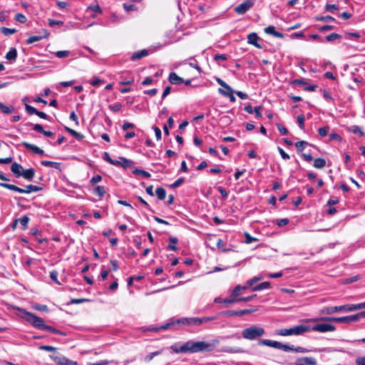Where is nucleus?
Masks as SVG:
<instances>
[{
	"label": "nucleus",
	"mask_w": 365,
	"mask_h": 365,
	"mask_svg": "<svg viewBox=\"0 0 365 365\" xmlns=\"http://www.w3.org/2000/svg\"><path fill=\"white\" fill-rule=\"evenodd\" d=\"M215 348V343L207 342L205 341H188L182 345L178 346L177 344L172 345L170 349L175 353H197L205 351H212Z\"/></svg>",
	"instance_id": "obj_1"
},
{
	"label": "nucleus",
	"mask_w": 365,
	"mask_h": 365,
	"mask_svg": "<svg viewBox=\"0 0 365 365\" xmlns=\"http://www.w3.org/2000/svg\"><path fill=\"white\" fill-rule=\"evenodd\" d=\"M18 310L20 313V317L23 319L26 320L28 323L31 324L35 328L41 330L44 329L46 324H45L44 320L42 318L38 317L37 315L30 312H28L24 308H18Z\"/></svg>",
	"instance_id": "obj_2"
},
{
	"label": "nucleus",
	"mask_w": 365,
	"mask_h": 365,
	"mask_svg": "<svg viewBox=\"0 0 365 365\" xmlns=\"http://www.w3.org/2000/svg\"><path fill=\"white\" fill-rule=\"evenodd\" d=\"M361 317H364L362 312L358 313L356 314L346 316V317H322L320 319H309L310 322H317V321H327L332 322H338V323H346L349 324L353 322L358 321Z\"/></svg>",
	"instance_id": "obj_3"
},
{
	"label": "nucleus",
	"mask_w": 365,
	"mask_h": 365,
	"mask_svg": "<svg viewBox=\"0 0 365 365\" xmlns=\"http://www.w3.org/2000/svg\"><path fill=\"white\" fill-rule=\"evenodd\" d=\"M264 334V329L257 325H252L242 331V336L245 339L251 341L262 337Z\"/></svg>",
	"instance_id": "obj_4"
},
{
	"label": "nucleus",
	"mask_w": 365,
	"mask_h": 365,
	"mask_svg": "<svg viewBox=\"0 0 365 365\" xmlns=\"http://www.w3.org/2000/svg\"><path fill=\"white\" fill-rule=\"evenodd\" d=\"M310 331V326L300 324L289 329H281L277 334L281 336L302 335Z\"/></svg>",
	"instance_id": "obj_5"
},
{
	"label": "nucleus",
	"mask_w": 365,
	"mask_h": 365,
	"mask_svg": "<svg viewBox=\"0 0 365 365\" xmlns=\"http://www.w3.org/2000/svg\"><path fill=\"white\" fill-rule=\"evenodd\" d=\"M216 319L215 317H190V318H182L177 320V323L190 325V326H197L204 323H207L211 321H213Z\"/></svg>",
	"instance_id": "obj_6"
},
{
	"label": "nucleus",
	"mask_w": 365,
	"mask_h": 365,
	"mask_svg": "<svg viewBox=\"0 0 365 365\" xmlns=\"http://www.w3.org/2000/svg\"><path fill=\"white\" fill-rule=\"evenodd\" d=\"M51 359L57 365H78L77 361H72L59 353L51 355Z\"/></svg>",
	"instance_id": "obj_7"
},
{
	"label": "nucleus",
	"mask_w": 365,
	"mask_h": 365,
	"mask_svg": "<svg viewBox=\"0 0 365 365\" xmlns=\"http://www.w3.org/2000/svg\"><path fill=\"white\" fill-rule=\"evenodd\" d=\"M338 312H351L350 304H344L336 307H327L322 310V313L326 314H333Z\"/></svg>",
	"instance_id": "obj_8"
},
{
	"label": "nucleus",
	"mask_w": 365,
	"mask_h": 365,
	"mask_svg": "<svg viewBox=\"0 0 365 365\" xmlns=\"http://www.w3.org/2000/svg\"><path fill=\"white\" fill-rule=\"evenodd\" d=\"M254 4L255 0H246L236 6L234 10L237 14L242 15L249 11L254 6Z\"/></svg>",
	"instance_id": "obj_9"
},
{
	"label": "nucleus",
	"mask_w": 365,
	"mask_h": 365,
	"mask_svg": "<svg viewBox=\"0 0 365 365\" xmlns=\"http://www.w3.org/2000/svg\"><path fill=\"white\" fill-rule=\"evenodd\" d=\"M336 327L330 324H317L313 327H310V331H318L321 333L334 331Z\"/></svg>",
	"instance_id": "obj_10"
},
{
	"label": "nucleus",
	"mask_w": 365,
	"mask_h": 365,
	"mask_svg": "<svg viewBox=\"0 0 365 365\" xmlns=\"http://www.w3.org/2000/svg\"><path fill=\"white\" fill-rule=\"evenodd\" d=\"M296 365H317V360L313 357L303 356L298 358L295 361Z\"/></svg>",
	"instance_id": "obj_11"
},
{
	"label": "nucleus",
	"mask_w": 365,
	"mask_h": 365,
	"mask_svg": "<svg viewBox=\"0 0 365 365\" xmlns=\"http://www.w3.org/2000/svg\"><path fill=\"white\" fill-rule=\"evenodd\" d=\"M259 39L256 33H251L247 36V43L255 46L257 48H262V46L258 43Z\"/></svg>",
	"instance_id": "obj_12"
},
{
	"label": "nucleus",
	"mask_w": 365,
	"mask_h": 365,
	"mask_svg": "<svg viewBox=\"0 0 365 365\" xmlns=\"http://www.w3.org/2000/svg\"><path fill=\"white\" fill-rule=\"evenodd\" d=\"M11 170L16 178H19L21 176L24 170L21 165L15 162L11 164Z\"/></svg>",
	"instance_id": "obj_13"
},
{
	"label": "nucleus",
	"mask_w": 365,
	"mask_h": 365,
	"mask_svg": "<svg viewBox=\"0 0 365 365\" xmlns=\"http://www.w3.org/2000/svg\"><path fill=\"white\" fill-rule=\"evenodd\" d=\"M22 145L24 147L31 150L35 154H38V155H41V156H43L44 155V151L42 149H41L38 147H37L36 145H35L29 143L27 142H23L22 143Z\"/></svg>",
	"instance_id": "obj_14"
},
{
	"label": "nucleus",
	"mask_w": 365,
	"mask_h": 365,
	"mask_svg": "<svg viewBox=\"0 0 365 365\" xmlns=\"http://www.w3.org/2000/svg\"><path fill=\"white\" fill-rule=\"evenodd\" d=\"M264 31L267 34L272 35L274 37L280 38H284V34L281 32L275 31V28L274 26H269L266 27L264 29Z\"/></svg>",
	"instance_id": "obj_15"
},
{
	"label": "nucleus",
	"mask_w": 365,
	"mask_h": 365,
	"mask_svg": "<svg viewBox=\"0 0 365 365\" xmlns=\"http://www.w3.org/2000/svg\"><path fill=\"white\" fill-rule=\"evenodd\" d=\"M260 344L265 345L267 346L273 347L275 349H281L282 344L281 342L277 341H272L269 339H264L259 342Z\"/></svg>",
	"instance_id": "obj_16"
},
{
	"label": "nucleus",
	"mask_w": 365,
	"mask_h": 365,
	"mask_svg": "<svg viewBox=\"0 0 365 365\" xmlns=\"http://www.w3.org/2000/svg\"><path fill=\"white\" fill-rule=\"evenodd\" d=\"M169 81L171 84L178 85L184 82L183 78L178 76L175 73L172 72L169 75Z\"/></svg>",
	"instance_id": "obj_17"
},
{
	"label": "nucleus",
	"mask_w": 365,
	"mask_h": 365,
	"mask_svg": "<svg viewBox=\"0 0 365 365\" xmlns=\"http://www.w3.org/2000/svg\"><path fill=\"white\" fill-rule=\"evenodd\" d=\"M5 58L11 63L15 62L17 58L16 49L15 48H11L6 54Z\"/></svg>",
	"instance_id": "obj_18"
},
{
	"label": "nucleus",
	"mask_w": 365,
	"mask_h": 365,
	"mask_svg": "<svg viewBox=\"0 0 365 365\" xmlns=\"http://www.w3.org/2000/svg\"><path fill=\"white\" fill-rule=\"evenodd\" d=\"M41 164L45 167L53 168L58 170H61V164L58 162H53V161H49V160H42V161H41Z\"/></svg>",
	"instance_id": "obj_19"
},
{
	"label": "nucleus",
	"mask_w": 365,
	"mask_h": 365,
	"mask_svg": "<svg viewBox=\"0 0 365 365\" xmlns=\"http://www.w3.org/2000/svg\"><path fill=\"white\" fill-rule=\"evenodd\" d=\"M35 175V170L33 168L24 170L21 177H23L25 180L31 181Z\"/></svg>",
	"instance_id": "obj_20"
},
{
	"label": "nucleus",
	"mask_w": 365,
	"mask_h": 365,
	"mask_svg": "<svg viewBox=\"0 0 365 365\" xmlns=\"http://www.w3.org/2000/svg\"><path fill=\"white\" fill-rule=\"evenodd\" d=\"M0 186L7 188L12 191L18 192L19 193H23V191H24V188H21L14 185L6 183V182H0Z\"/></svg>",
	"instance_id": "obj_21"
},
{
	"label": "nucleus",
	"mask_w": 365,
	"mask_h": 365,
	"mask_svg": "<svg viewBox=\"0 0 365 365\" xmlns=\"http://www.w3.org/2000/svg\"><path fill=\"white\" fill-rule=\"evenodd\" d=\"M148 54V51L146 49H143L141 51L135 52L132 54L130 59L132 61H135L137 59L142 58L145 56H146Z\"/></svg>",
	"instance_id": "obj_22"
},
{
	"label": "nucleus",
	"mask_w": 365,
	"mask_h": 365,
	"mask_svg": "<svg viewBox=\"0 0 365 365\" xmlns=\"http://www.w3.org/2000/svg\"><path fill=\"white\" fill-rule=\"evenodd\" d=\"M43 36H30L26 41L27 44H31L34 42L38 41L41 40L43 38H46L48 36V34L46 31H43Z\"/></svg>",
	"instance_id": "obj_23"
},
{
	"label": "nucleus",
	"mask_w": 365,
	"mask_h": 365,
	"mask_svg": "<svg viewBox=\"0 0 365 365\" xmlns=\"http://www.w3.org/2000/svg\"><path fill=\"white\" fill-rule=\"evenodd\" d=\"M249 287L247 286V284H245V285H237L235 289L232 290V293H233V296L234 297H237V298H239L238 297L240 296V294L245 291Z\"/></svg>",
	"instance_id": "obj_24"
},
{
	"label": "nucleus",
	"mask_w": 365,
	"mask_h": 365,
	"mask_svg": "<svg viewBox=\"0 0 365 365\" xmlns=\"http://www.w3.org/2000/svg\"><path fill=\"white\" fill-rule=\"evenodd\" d=\"M270 287H271V284L269 282H262V283L252 287V290L254 292L260 291L262 289H269V288H270Z\"/></svg>",
	"instance_id": "obj_25"
},
{
	"label": "nucleus",
	"mask_w": 365,
	"mask_h": 365,
	"mask_svg": "<svg viewBox=\"0 0 365 365\" xmlns=\"http://www.w3.org/2000/svg\"><path fill=\"white\" fill-rule=\"evenodd\" d=\"M41 190V187H38V186H36V185H27L25 187V189H24V191H23V193H31V192H38V191H40Z\"/></svg>",
	"instance_id": "obj_26"
},
{
	"label": "nucleus",
	"mask_w": 365,
	"mask_h": 365,
	"mask_svg": "<svg viewBox=\"0 0 365 365\" xmlns=\"http://www.w3.org/2000/svg\"><path fill=\"white\" fill-rule=\"evenodd\" d=\"M314 167L318 169L323 168L326 165V160L322 158H317L314 160Z\"/></svg>",
	"instance_id": "obj_27"
},
{
	"label": "nucleus",
	"mask_w": 365,
	"mask_h": 365,
	"mask_svg": "<svg viewBox=\"0 0 365 365\" xmlns=\"http://www.w3.org/2000/svg\"><path fill=\"white\" fill-rule=\"evenodd\" d=\"M178 240L177 237H170L169 238V245L168 246V249L176 251L178 250V247L176 246V244L178 243Z\"/></svg>",
	"instance_id": "obj_28"
},
{
	"label": "nucleus",
	"mask_w": 365,
	"mask_h": 365,
	"mask_svg": "<svg viewBox=\"0 0 365 365\" xmlns=\"http://www.w3.org/2000/svg\"><path fill=\"white\" fill-rule=\"evenodd\" d=\"M14 110V107L7 106L3 103L0 102V111L5 114L11 113Z\"/></svg>",
	"instance_id": "obj_29"
},
{
	"label": "nucleus",
	"mask_w": 365,
	"mask_h": 365,
	"mask_svg": "<svg viewBox=\"0 0 365 365\" xmlns=\"http://www.w3.org/2000/svg\"><path fill=\"white\" fill-rule=\"evenodd\" d=\"M218 92L225 96V97H228L230 98V101L232 103L235 102L236 101V98L234 96L233 93L235 92H225V90L222 89V88H219L218 89Z\"/></svg>",
	"instance_id": "obj_30"
},
{
	"label": "nucleus",
	"mask_w": 365,
	"mask_h": 365,
	"mask_svg": "<svg viewBox=\"0 0 365 365\" xmlns=\"http://www.w3.org/2000/svg\"><path fill=\"white\" fill-rule=\"evenodd\" d=\"M240 302L239 298L233 296V293L232 292L230 296L225 299H223V303L228 305L232 304L236 302Z\"/></svg>",
	"instance_id": "obj_31"
},
{
	"label": "nucleus",
	"mask_w": 365,
	"mask_h": 365,
	"mask_svg": "<svg viewBox=\"0 0 365 365\" xmlns=\"http://www.w3.org/2000/svg\"><path fill=\"white\" fill-rule=\"evenodd\" d=\"M349 130L354 134H357L361 137L365 135L364 132L361 129V128L358 125H352Z\"/></svg>",
	"instance_id": "obj_32"
},
{
	"label": "nucleus",
	"mask_w": 365,
	"mask_h": 365,
	"mask_svg": "<svg viewBox=\"0 0 365 365\" xmlns=\"http://www.w3.org/2000/svg\"><path fill=\"white\" fill-rule=\"evenodd\" d=\"M93 193L100 197H103L106 194V190L104 187L98 185L93 190Z\"/></svg>",
	"instance_id": "obj_33"
},
{
	"label": "nucleus",
	"mask_w": 365,
	"mask_h": 365,
	"mask_svg": "<svg viewBox=\"0 0 365 365\" xmlns=\"http://www.w3.org/2000/svg\"><path fill=\"white\" fill-rule=\"evenodd\" d=\"M45 331H48L49 332H51V333H53V334H58V335H61V336H65L66 334L51 326H48V325H46L44 329Z\"/></svg>",
	"instance_id": "obj_34"
},
{
	"label": "nucleus",
	"mask_w": 365,
	"mask_h": 365,
	"mask_svg": "<svg viewBox=\"0 0 365 365\" xmlns=\"http://www.w3.org/2000/svg\"><path fill=\"white\" fill-rule=\"evenodd\" d=\"M19 221L20 224L22 225V229L24 230H26L28 227V223L29 222V217L24 215L22 217L19 218V220H16V222Z\"/></svg>",
	"instance_id": "obj_35"
},
{
	"label": "nucleus",
	"mask_w": 365,
	"mask_h": 365,
	"mask_svg": "<svg viewBox=\"0 0 365 365\" xmlns=\"http://www.w3.org/2000/svg\"><path fill=\"white\" fill-rule=\"evenodd\" d=\"M155 193H156V195H157V196H158V198L159 200H164V199L165 198V197H166V191H165V190L163 187H158V188L156 189V190H155Z\"/></svg>",
	"instance_id": "obj_36"
},
{
	"label": "nucleus",
	"mask_w": 365,
	"mask_h": 365,
	"mask_svg": "<svg viewBox=\"0 0 365 365\" xmlns=\"http://www.w3.org/2000/svg\"><path fill=\"white\" fill-rule=\"evenodd\" d=\"M66 130L71 135H73V137H75L77 140H83V138H84V135L80 133H78L76 132V130L71 129V128H66Z\"/></svg>",
	"instance_id": "obj_37"
},
{
	"label": "nucleus",
	"mask_w": 365,
	"mask_h": 365,
	"mask_svg": "<svg viewBox=\"0 0 365 365\" xmlns=\"http://www.w3.org/2000/svg\"><path fill=\"white\" fill-rule=\"evenodd\" d=\"M173 324H174L173 322V323L168 322V323L165 324V325L160 326L159 327L150 328L148 330L153 331H158L160 330H165V329H169Z\"/></svg>",
	"instance_id": "obj_38"
},
{
	"label": "nucleus",
	"mask_w": 365,
	"mask_h": 365,
	"mask_svg": "<svg viewBox=\"0 0 365 365\" xmlns=\"http://www.w3.org/2000/svg\"><path fill=\"white\" fill-rule=\"evenodd\" d=\"M223 351L227 353H242L243 350L239 347H225Z\"/></svg>",
	"instance_id": "obj_39"
},
{
	"label": "nucleus",
	"mask_w": 365,
	"mask_h": 365,
	"mask_svg": "<svg viewBox=\"0 0 365 365\" xmlns=\"http://www.w3.org/2000/svg\"><path fill=\"white\" fill-rule=\"evenodd\" d=\"M89 83L91 85L93 86H99L105 83V81L95 76L89 81Z\"/></svg>",
	"instance_id": "obj_40"
},
{
	"label": "nucleus",
	"mask_w": 365,
	"mask_h": 365,
	"mask_svg": "<svg viewBox=\"0 0 365 365\" xmlns=\"http://www.w3.org/2000/svg\"><path fill=\"white\" fill-rule=\"evenodd\" d=\"M341 38V36L336 33H331L326 36V40L329 42L334 41Z\"/></svg>",
	"instance_id": "obj_41"
},
{
	"label": "nucleus",
	"mask_w": 365,
	"mask_h": 365,
	"mask_svg": "<svg viewBox=\"0 0 365 365\" xmlns=\"http://www.w3.org/2000/svg\"><path fill=\"white\" fill-rule=\"evenodd\" d=\"M1 31L5 36H10V35L14 34V33H16V30L15 29H9V28H6V27H2L1 29Z\"/></svg>",
	"instance_id": "obj_42"
},
{
	"label": "nucleus",
	"mask_w": 365,
	"mask_h": 365,
	"mask_svg": "<svg viewBox=\"0 0 365 365\" xmlns=\"http://www.w3.org/2000/svg\"><path fill=\"white\" fill-rule=\"evenodd\" d=\"M329 130H330L329 126H325V127L319 128V130H318L319 135L322 138L325 137L328 134Z\"/></svg>",
	"instance_id": "obj_43"
},
{
	"label": "nucleus",
	"mask_w": 365,
	"mask_h": 365,
	"mask_svg": "<svg viewBox=\"0 0 365 365\" xmlns=\"http://www.w3.org/2000/svg\"><path fill=\"white\" fill-rule=\"evenodd\" d=\"M304 115L303 114L299 115L297 118L299 127L301 130L304 129Z\"/></svg>",
	"instance_id": "obj_44"
},
{
	"label": "nucleus",
	"mask_w": 365,
	"mask_h": 365,
	"mask_svg": "<svg viewBox=\"0 0 365 365\" xmlns=\"http://www.w3.org/2000/svg\"><path fill=\"white\" fill-rule=\"evenodd\" d=\"M263 277L262 276H256V277H252V279H249L248 281H247L246 284H247V286L250 287H252L255 283H256L257 282L262 279Z\"/></svg>",
	"instance_id": "obj_45"
},
{
	"label": "nucleus",
	"mask_w": 365,
	"mask_h": 365,
	"mask_svg": "<svg viewBox=\"0 0 365 365\" xmlns=\"http://www.w3.org/2000/svg\"><path fill=\"white\" fill-rule=\"evenodd\" d=\"M309 145L307 141L300 140L295 143V147L299 151H302L304 149L305 145Z\"/></svg>",
	"instance_id": "obj_46"
},
{
	"label": "nucleus",
	"mask_w": 365,
	"mask_h": 365,
	"mask_svg": "<svg viewBox=\"0 0 365 365\" xmlns=\"http://www.w3.org/2000/svg\"><path fill=\"white\" fill-rule=\"evenodd\" d=\"M87 11H92L98 14L102 13V10L98 4L90 5L87 7Z\"/></svg>",
	"instance_id": "obj_47"
},
{
	"label": "nucleus",
	"mask_w": 365,
	"mask_h": 365,
	"mask_svg": "<svg viewBox=\"0 0 365 365\" xmlns=\"http://www.w3.org/2000/svg\"><path fill=\"white\" fill-rule=\"evenodd\" d=\"M25 109L29 115H36L38 113V110L36 108L29 104H25Z\"/></svg>",
	"instance_id": "obj_48"
},
{
	"label": "nucleus",
	"mask_w": 365,
	"mask_h": 365,
	"mask_svg": "<svg viewBox=\"0 0 365 365\" xmlns=\"http://www.w3.org/2000/svg\"><path fill=\"white\" fill-rule=\"evenodd\" d=\"M122 108V104L120 103H115L112 105L108 106V108L113 112H117L120 110Z\"/></svg>",
	"instance_id": "obj_49"
},
{
	"label": "nucleus",
	"mask_w": 365,
	"mask_h": 365,
	"mask_svg": "<svg viewBox=\"0 0 365 365\" xmlns=\"http://www.w3.org/2000/svg\"><path fill=\"white\" fill-rule=\"evenodd\" d=\"M161 353H162V351H156L150 353L149 354H148L145 356V360L146 361H150L155 356L160 355Z\"/></svg>",
	"instance_id": "obj_50"
},
{
	"label": "nucleus",
	"mask_w": 365,
	"mask_h": 365,
	"mask_svg": "<svg viewBox=\"0 0 365 365\" xmlns=\"http://www.w3.org/2000/svg\"><path fill=\"white\" fill-rule=\"evenodd\" d=\"M133 173L135 174H137V175H141L142 176H143L144 178H148L150 177V174L145 171V170H140V169H135Z\"/></svg>",
	"instance_id": "obj_51"
},
{
	"label": "nucleus",
	"mask_w": 365,
	"mask_h": 365,
	"mask_svg": "<svg viewBox=\"0 0 365 365\" xmlns=\"http://www.w3.org/2000/svg\"><path fill=\"white\" fill-rule=\"evenodd\" d=\"M364 308H365L364 302L356 304H350V311L351 312L359 310V309H364Z\"/></svg>",
	"instance_id": "obj_52"
},
{
	"label": "nucleus",
	"mask_w": 365,
	"mask_h": 365,
	"mask_svg": "<svg viewBox=\"0 0 365 365\" xmlns=\"http://www.w3.org/2000/svg\"><path fill=\"white\" fill-rule=\"evenodd\" d=\"M69 53V51H58L55 53V56L59 58H62L68 56Z\"/></svg>",
	"instance_id": "obj_53"
},
{
	"label": "nucleus",
	"mask_w": 365,
	"mask_h": 365,
	"mask_svg": "<svg viewBox=\"0 0 365 365\" xmlns=\"http://www.w3.org/2000/svg\"><path fill=\"white\" fill-rule=\"evenodd\" d=\"M341 140H342L341 137L339 134L335 133H331L329 136V141L336 140V141L340 142V141H341Z\"/></svg>",
	"instance_id": "obj_54"
},
{
	"label": "nucleus",
	"mask_w": 365,
	"mask_h": 365,
	"mask_svg": "<svg viewBox=\"0 0 365 365\" xmlns=\"http://www.w3.org/2000/svg\"><path fill=\"white\" fill-rule=\"evenodd\" d=\"M120 162H121V166L123 168H128L130 166L131 161L126 159L125 158L120 157Z\"/></svg>",
	"instance_id": "obj_55"
},
{
	"label": "nucleus",
	"mask_w": 365,
	"mask_h": 365,
	"mask_svg": "<svg viewBox=\"0 0 365 365\" xmlns=\"http://www.w3.org/2000/svg\"><path fill=\"white\" fill-rule=\"evenodd\" d=\"M56 5L59 9H68L69 8L68 4L66 1H56Z\"/></svg>",
	"instance_id": "obj_56"
},
{
	"label": "nucleus",
	"mask_w": 365,
	"mask_h": 365,
	"mask_svg": "<svg viewBox=\"0 0 365 365\" xmlns=\"http://www.w3.org/2000/svg\"><path fill=\"white\" fill-rule=\"evenodd\" d=\"M39 349L48 351H55L56 348L50 345H41L39 346Z\"/></svg>",
	"instance_id": "obj_57"
},
{
	"label": "nucleus",
	"mask_w": 365,
	"mask_h": 365,
	"mask_svg": "<svg viewBox=\"0 0 365 365\" xmlns=\"http://www.w3.org/2000/svg\"><path fill=\"white\" fill-rule=\"evenodd\" d=\"M63 24V22L62 21L51 19H48V25L51 27L56 26V25L62 26Z\"/></svg>",
	"instance_id": "obj_58"
},
{
	"label": "nucleus",
	"mask_w": 365,
	"mask_h": 365,
	"mask_svg": "<svg viewBox=\"0 0 365 365\" xmlns=\"http://www.w3.org/2000/svg\"><path fill=\"white\" fill-rule=\"evenodd\" d=\"M222 314L226 317L239 316L238 311H236V310H228V311L224 312L222 313Z\"/></svg>",
	"instance_id": "obj_59"
},
{
	"label": "nucleus",
	"mask_w": 365,
	"mask_h": 365,
	"mask_svg": "<svg viewBox=\"0 0 365 365\" xmlns=\"http://www.w3.org/2000/svg\"><path fill=\"white\" fill-rule=\"evenodd\" d=\"M185 179L183 178H178L177 180H175L170 187L173 188L178 187L182 185V183L184 182Z\"/></svg>",
	"instance_id": "obj_60"
},
{
	"label": "nucleus",
	"mask_w": 365,
	"mask_h": 365,
	"mask_svg": "<svg viewBox=\"0 0 365 365\" xmlns=\"http://www.w3.org/2000/svg\"><path fill=\"white\" fill-rule=\"evenodd\" d=\"M245 242L247 244H250L253 242L257 241V239L255 237H252L250 234L245 233Z\"/></svg>",
	"instance_id": "obj_61"
},
{
	"label": "nucleus",
	"mask_w": 365,
	"mask_h": 365,
	"mask_svg": "<svg viewBox=\"0 0 365 365\" xmlns=\"http://www.w3.org/2000/svg\"><path fill=\"white\" fill-rule=\"evenodd\" d=\"M15 20L20 23H24L26 21V18L22 14H17L15 16Z\"/></svg>",
	"instance_id": "obj_62"
},
{
	"label": "nucleus",
	"mask_w": 365,
	"mask_h": 365,
	"mask_svg": "<svg viewBox=\"0 0 365 365\" xmlns=\"http://www.w3.org/2000/svg\"><path fill=\"white\" fill-rule=\"evenodd\" d=\"M102 180V177L101 175H94L90 180V182L92 184V185H95L96 183L97 182H101Z\"/></svg>",
	"instance_id": "obj_63"
},
{
	"label": "nucleus",
	"mask_w": 365,
	"mask_h": 365,
	"mask_svg": "<svg viewBox=\"0 0 365 365\" xmlns=\"http://www.w3.org/2000/svg\"><path fill=\"white\" fill-rule=\"evenodd\" d=\"M356 365H365V356H359L356 359Z\"/></svg>",
	"instance_id": "obj_64"
}]
</instances>
